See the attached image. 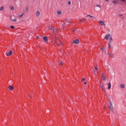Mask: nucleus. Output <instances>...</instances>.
I'll return each instance as SVG.
<instances>
[{"mask_svg": "<svg viewBox=\"0 0 126 126\" xmlns=\"http://www.w3.org/2000/svg\"><path fill=\"white\" fill-rule=\"evenodd\" d=\"M124 18H125V17H123V18H122V19H124Z\"/></svg>", "mask_w": 126, "mask_h": 126, "instance_id": "37998d69", "label": "nucleus"}, {"mask_svg": "<svg viewBox=\"0 0 126 126\" xmlns=\"http://www.w3.org/2000/svg\"><path fill=\"white\" fill-rule=\"evenodd\" d=\"M112 36H111L110 34H107L105 37V39H106L107 40H109V39L110 38V37H111Z\"/></svg>", "mask_w": 126, "mask_h": 126, "instance_id": "39448f33", "label": "nucleus"}, {"mask_svg": "<svg viewBox=\"0 0 126 126\" xmlns=\"http://www.w3.org/2000/svg\"><path fill=\"white\" fill-rule=\"evenodd\" d=\"M26 11H28L29 10V6H26L25 8Z\"/></svg>", "mask_w": 126, "mask_h": 126, "instance_id": "aec40b11", "label": "nucleus"}, {"mask_svg": "<svg viewBox=\"0 0 126 126\" xmlns=\"http://www.w3.org/2000/svg\"><path fill=\"white\" fill-rule=\"evenodd\" d=\"M57 14L58 15H61V14H62V12L61 11H57Z\"/></svg>", "mask_w": 126, "mask_h": 126, "instance_id": "412c9836", "label": "nucleus"}, {"mask_svg": "<svg viewBox=\"0 0 126 126\" xmlns=\"http://www.w3.org/2000/svg\"><path fill=\"white\" fill-rule=\"evenodd\" d=\"M81 81H82V82H83L84 81H85V78H82Z\"/></svg>", "mask_w": 126, "mask_h": 126, "instance_id": "393cba45", "label": "nucleus"}, {"mask_svg": "<svg viewBox=\"0 0 126 126\" xmlns=\"http://www.w3.org/2000/svg\"><path fill=\"white\" fill-rule=\"evenodd\" d=\"M62 28H63V29H64V25H63Z\"/></svg>", "mask_w": 126, "mask_h": 126, "instance_id": "473e14b6", "label": "nucleus"}, {"mask_svg": "<svg viewBox=\"0 0 126 126\" xmlns=\"http://www.w3.org/2000/svg\"><path fill=\"white\" fill-rule=\"evenodd\" d=\"M112 70H114V69L112 68Z\"/></svg>", "mask_w": 126, "mask_h": 126, "instance_id": "a18cd8bd", "label": "nucleus"}, {"mask_svg": "<svg viewBox=\"0 0 126 126\" xmlns=\"http://www.w3.org/2000/svg\"><path fill=\"white\" fill-rule=\"evenodd\" d=\"M86 84H87V82H85L84 83V85H86Z\"/></svg>", "mask_w": 126, "mask_h": 126, "instance_id": "c9c22d12", "label": "nucleus"}, {"mask_svg": "<svg viewBox=\"0 0 126 126\" xmlns=\"http://www.w3.org/2000/svg\"><path fill=\"white\" fill-rule=\"evenodd\" d=\"M23 15H24V12L22 13L21 15L19 16V17L20 18H22V17H23Z\"/></svg>", "mask_w": 126, "mask_h": 126, "instance_id": "a211bd4d", "label": "nucleus"}, {"mask_svg": "<svg viewBox=\"0 0 126 126\" xmlns=\"http://www.w3.org/2000/svg\"><path fill=\"white\" fill-rule=\"evenodd\" d=\"M55 29H56V28H52L51 30H52V31L54 32L55 31Z\"/></svg>", "mask_w": 126, "mask_h": 126, "instance_id": "c756f323", "label": "nucleus"}, {"mask_svg": "<svg viewBox=\"0 0 126 126\" xmlns=\"http://www.w3.org/2000/svg\"><path fill=\"white\" fill-rule=\"evenodd\" d=\"M95 70H98V68L97 67H94Z\"/></svg>", "mask_w": 126, "mask_h": 126, "instance_id": "7c9ffc66", "label": "nucleus"}, {"mask_svg": "<svg viewBox=\"0 0 126 126\" xmlns=\"http://www.w3.org/2000/svg\"><path fill=\"white\" fill-rule=\"evenodd\" d=\"M10 8L11 10H14V7H13V6H10Z\"/></svg>", "mask_w": 126, "mask_h": 126, "instance_id": "5701e85b", "label": "nucleus"}, {"mask_svg": "<svg viewBox=\"0 0 126 126\" xmlns=\"http://www.w3.org/2000/svg\"><path fill=\"white\" fill-rule=\"evenodd\" d=\"M98 22L101 26H106V24H105V22L103 21H98Z\"/></svg>", "mask_w": 126, "mask_h": 126, "instance_id": "f257e3e1", "label": "nucleus"}, {"mask_svg": "<svg viewBox=\"0 0 126 126\" xmlns=\"http://www.w3.org/2000/svg\"><path fill=\"white\" fill-rule=\"evenodd\" d=\"M96 11H101V6L99 5H96Z\"/></svg>", "mask_w": 126, "mask_h": 126, "instance_id": "7ed1b4c3", "label": "nucleus"}, {"mask_svg": "<svg viewBox=\"0 0 126 126\" xmlns=\"http://www.w3.org/2000/svg\"><path fill=\"white\" fill-rule=\"evenodd\" d=\"M60 44H59L58 43V41H55V44H56V45H57V46H61L62 45V42L61 41H60Z\"/></svg>", "mask_w": 126, "mask_h": 126, "instance_id": "dca6fc26", "label": "nucleus"}, {"mask_svg": "<svg viewBox=\"0 0 126 126\" xmlns=\"http://www.w3.org/2000/svg\"><path fill=\"white\" fill-rule=\"evenodd\" d=\"M93 71H94V72L95 75H96V73H95V70H94V69H93Z\"/></svg>", "mask_w": 126, "mask_h": 126, "instance_id": "e433bc0d", "label": "nucleus"}, {"mask_svg": "<svg viewBox=\"0 0 126 126\" xmlns=\"http://www.w3.org/2000/svg\"><path fill=\"white\" fill-rule=\"evenodd\" d=\"M10 28H11V29H14V26H11L10 27Z\"/></svg>", "mask_w": 126, "mask_h": 126, "instance_id": "cd10ccee", "label": "nucleus"}, {"mask_svg": "<svg viewBox=\"0 0 126 126\" xmlns=\"http://www.w3.org/2000/svg\"><path fill=\"white\" fill-rule=\"evenodd\" d=\"M113 42V39L112 38V36L109 38V43H108L109 48H110V43H112Z\"/></svg>", "mask_w": 126, "mask_h": 126, "instance_id": "f8f14e48", "label": "nucleus"}, {"mask_svg": "<svg viewBox=\"0 0 126 126\" xmlns=\"http://www.w3.org/2000/svg\"><path fill=\"white\" fill-rule=\"evenodd\" d=\"M101 50H103L104 51L105 49H103V48H101Z\"/></svg>", "mask_w": 126, "mask_h": 126, "instance_id": "79ce46f5", "label": "nucleus"}, {"mask_svg": "<svg viewBox=\"0 0 126 126\" xmlns=\"http://www.w3.org/2000/svg\"><path fill=\"white\" fill-rule=\"evenodd\" d=\"M105 1L108 2V1H109V0H105Z\"/></svg>", "mask_w": 126, "mask_h": 126, "instance_id": "a19ab883", "label": "nucleus"}, {"mask_svg": "<svg viewBox=\"0 0 126 126\" xmlns=\"http://www.w3.org/2000/svg\"><path fill=\"white\" fill-rule=\"evenodd\" d=\"M119 16H120V17H122V16H123V14H119Z\"/></svg>", "mask_w": 126, "mask_h": 126, "instance_id": "72a5a7b5", "label": "nucleus"}, {"mask_svg": "<svg viewBox=\"0 0 126 126\" xmlns=\"http://www.w3.org/2000/svg\"><path fill=\"white\" fill-rule=\"evenodd\" d=\"M101 88L102 89H104V88H103V86H102L101 87Z\"/></svg>", "mask_w": 126, "mask_h": 126, "instance_id": "ea45409f", "label": "nucleus"}, {"mask_svg": "<svg viewBox=\"0 0 126 126\" xmlns=\"http://www.w3.org/2000/svg\"><path fill=\"white\" fill-rule=\"evenodd\" d=\"M86 17H91V18H93V20H94V19H96V18H95V17L94 16H92L90 15H88L86 16Z\"/></svg>", "mask_w": 126, "mask_h": 126, "instance_id": "1a4fd4ad", "label": "nucleus"}, {"mask_svg": "<svg viewBox=\"0 0 126 126\" xmlns=\"http://www.w3.org/2000/svg\"><path fill=\"white\" fill-rule=\"evenodd\" d=\"M54 33H57V29H55V30H54Z\"/></svg>", "mask_w": 126, "mask_h": 126, "instance_id": "a878e982", "label": "nucleus"}, {"mask_svg": "<svg viewBox=\"0 0 126 126\" xmlns=\"http://www.w3.org/2000/svg\"><path fill=\"white\" fill-rule=\"evenodd\" d=\"M112 2L113 3H114V4H117V3H118V2L117 0H113Z\"/></svg>", "mask_w": 126, "mask_h": 126, "instance_id": "6ab92c4d", "label": "nucleus"}, {"mask_svg": "<svg viewBox=\"0 0 126 126\" xmlns=\"http://www.w3.org/2000/svg\"><path fill=\"white\" fill-rule=\"evenodd\" d=\"M10 19L12 20V21H13V22H16L17 21V20L15 18H13V16H10Z\"/></svg>", "mask_w": 126, "mask_h": 126, "instance_id": "20e7f679", "label": "nucleus"}, {"mask_svg": "<svg viewBox=\"0 0 126 126\" xmlns=\"http://www.w3.org/2000/svg\"><path fill=\"white\" fill-rule=\"evenodd\" d=\"M108 64H109V65L110 67H111V63H108Z\"/></svg>", "mask_w": 126, "mask_h": 126, "instance_id": "f704fd0d", "label": "nucleus"}, {"mask_svg": "<svg viewBox=\"0 0 126 126\" xmlns=\"http://www.w3.org/2000/svg\"><path fill=\"white\" fill-rule=\"evenodd\" d=\"M108 55H110V53H108Z\"/></svg>", "mask_w": 126, "mask_h": 126, "instance_id": "c03bdc74", "label": "nucleus"}, {"mask_svg": "<svg viewBox=\"0 0 126 126\" xmlns=\"http://www.w3.org/2000/svg\"><path fill=\"white\" fill-rule=\"evenodd\" d=\"M122 2H126V0H120Z\"/></svg>", "mask_w": 126, "mask_h": 126, "instance_id": "bb28decb", "label": "nucleus"}, {"mask_svg": "<svg viewBox=\"0 0 126 126\" xmlns=\"http://www.w3.org/2000/svg\"><path fill=\"white\" fill-rule=\"evenodd\" d=\"M11 55H12V51L11 50H10L8 52L6 53V56H7V57H10Z\"/></svg>", "mask_w": 126, "mask_h": 126, "instance_id": "f03ea898", "label": "nucleus"}, {"mask_svg": "<svg viewBox=\"0 0 126 126\" xmlns=\"http://www.w3.org/2000/svg\"><path fill=\"white\" fill-rule=\"evenodd\" d=\"M108 89H111V87L112 86V85H111V83H108Z\"/></svg>", "mask_w": 126, "mask_h": 126, "instance_id": "f3484780", "label": "nucleus"}, {"mask_svg": "<svg viewBox=\"0 0 126 126\" xmlns=\"http://www.w3.org/2000/svg\"><path fill=\"white\" fill-rule=\"evenodd\" d=\"M40 14H41V13L40 12V11H37L35 13V15H36V17H39V16H40Z\"/></svg>", "mask_w": 126, "mask_h": 126, "instance_id": "6e6552de", "label": "nucleus"}, {"mask_svg": "<svg viewBox=\"0 0 126 126\" xmlns=\"http://www.w3.org/2000/svg\"><path fill=\"white\" fill-rule=\"evenodd\" d=\"M43 39L44 40V41H45V42H47V41H48V38L47 37V36H44L43 37Z\"/></svg>", "mask_w": 126, "mask_h": 126, "instance_id": "2eb2a0df", "label": "nucleus"}, {"mask_svg": "<svg viewBox=\"0 0 126 126\" xmlns=\"http://www.w3.org/2000/svg\"><path fill=\"white\" fill-rule=\"evenodd\" d=\"M4 8V7L3 6H1L0 8V11H2V10H3V9Z\"/></svg>", "mask_w": 126, "mask_h": 126, "instance_id": "4be33fe9", "label": "nucleus"}, {"mask_svg": "<svg viewBox=\"0 0 126 126\" xmlns=\"http://www.w3.org/2000/svg\"><path fill=\"white\" fill-rule=\"evenodd\" d=\"M73 44H76L77 45H78L79 44V40L78 39H75L73 41Z\"/></svg>", "mask_w": 126, "mask_h": 126, "instance_id": "423d86ee", "label": "nucleus"}, {"mask_svg": "<svg viewBox=\"0 0 126 126\" xmlns=\"http://www.w3.org/2000/svg\"><path fill=\"white\" fill-rule=\"evenodd\" d=\"M79 21H80V22L82 21V19H80V20H79Z\"/></svg>", "mask_w": 126, "mask_h": 126, "instance_id": "4c0bfd02", "label": "nucleus"}, {"mask_svg": "<svg viewBox=\"0 0 126 126\" xmlns=\"http://www.w3.org/2000/svg\"><path fill=\"white\" fill-rule=\"evenodd\" d=\"M68 23H70V21H68L65 23V25H66V24H68Z\"/></svg>", "mask_w": 126, "mask_h": 126, "instance_id": "b1692460", "label": "nucleus"}, {"mask_svg": "<svg viewBox=\"0 0 126 126\" xmlns=\"http://www.w3.org/2000/svg\"><path fill=\"white\" fill-rule=\"evenodd\" d=\"M59 64H61V65H63V62H60V63H59Z\"/></svg>", "mask_w": 126, "mask_h": 126, "instance_id": "c85d7f7f", "label": "nucleus"}, {"mask_svg": "<svg viewBox=\"0 0 126 126\" xmlns=\"http://www.w3.org/2000/svg\"><path fill=\"white\" fill-rule=\"evenodd\" d=\"M102 80H106V76L105 75V74L102 73Z\"/></svg>", "mask_w": 126, "mask_h": 126, "instance_id": "9d476101", "label": "nucleus"}, {"mask_svg": "<svg viewBox=\"0 0 126 126\" xmlns=\"http://www.w3.org/2000/svg\"><path fill=\"white\" fill-rule=\"evenodd\" d=\"M106 67H107V70L109 73H111V68L109 67L108 65L106 66Z\"/></svg>", "mask_w": 126, "mask_h": 126, "instance_id": "4468645a", "label": "nucleus"}, {"mask_svg": "<svg viewBox=\"0 0 126 126\" xmlns=\"http://www.w3.org/2000/svg\"><path fill=\"white\" fill-rule=\"evenodd\" d=\"M36 39H39V36H36Z\"/></svg>", "mask_w": 126, "mask_h": 126, "instance_id": "58836bf2", "label": "nucleus"}, {"mask_svg": "<svg viewBox=\"0 0 126 126\" xmlns=\"http://www.w3.org/2000/svg\"><path fill=\"white\" fill-rule=\"evenodd\" d=\"M120 88H122V89H124V88H126V85L124 84H122L120 85Z\"/></svg>", "mask_w": 126, "mask_h": 126, "instance_id": "9b49d317", "label": "nucleus"}, {"mask_svg": "<svg viewBox=\"0 0 126 126\" xmlns=\"http://www.w3.org/2000/svg\"><path fill=\"white\" fill-rule=\"evenodd\" d=\"M8 88L10 91H12V90H13V86H9Z\"/></svg>", "mask_w": 126, "mask_h": 126, "instance_id": "ddd939ff", "label": "nucleus"}, {"mask_svg": "<svg viewBox=\"0 0 126 126\" xmlns=\"http://www.w3.org/2000/svg\"><path fill=\"white\" fill-rule=\"evenodd\" d=\"M113 109H114L113 107V103L110 101L109 110H113Z\"/></svg>", "mask_w": 126, "mask_h": 126, "instance_id": "0eeeda50", "label": "nucleus"}, {"mask_svg": "<svg viewBox=\"0 0 126 126\" xmlns=\"http://www.w3.org/2000/svg\"><path fill=\"white\" fill-rule=\"evenodd\" d=\"M68 4L69 5H70V4H71V2H70V1H68Z\"/></svg>", "mask_w": 126, "mask_h": 126, "instance_id": "2f4dec72", "label": "nucleus"}]
</instances>
